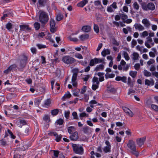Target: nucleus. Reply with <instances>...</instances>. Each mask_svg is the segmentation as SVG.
Segmentation results:
<instances>
[{
  "label": "nucleus",
  "mask_w": 158,
  "mask_h": 158,
  "mask_svg": "<svg viewBox=\"0 0 158 158\" xmlns=\"http://www.w3.org/2000/svg\"><path fill=\"white\" fill-rule=\"evenodd\" d=\"M39 21L42 24H45L49 19L48 14L45 12L40 10L38 13Z\"/></svg>",
  "instance_id": "f257e3e1"
},
{
  "label": "nucleus",
  "mask_w": 158,
  "mask_h": 158,
  "mask_svg": "<svg viewBox=\"0 0 158 158\" xmlns=\"http://www.w3.org/2000/svg\"><path fill=\"white\" fill-rule=\"evenodd\" d=\"M127 146L131 150V152L136 156H138L139 153L136 150L135 142L132 140H130L129 141Z\"/></svg>",
  "instance_id": "f03ea898"
},
{
  "label": "nucleus",
  "mask_w": 158,
  "mask_h": 158,
  "mask_svg": "<svg viewBox=\"0 0 158 158\" xmlns=\"http://www.w3.org/2000/svg\"><path fill=\"white\" fill-rule=\"evenodd\" d=\"M61 60L64 63L67 65L72 64L76 61V60L74 58L69 56H63Z\"/></svg>",
  "instance_id": "7ed1b4c3"
},
{
  "label": "nucleus",
  "mask_w": 158,
  "mask_h": 158,
  "mask_svg": "<svg viewBox=\"0 0 158 158\" xmlns=\"http://www.w3.org/2000/svg\"><path fill=\"white\" fill-rule=\"evenodd\" d=\"M74 152L80 155H82L83 153V147L79 145L73 144L72 145Z\"/></svg>",
  "instance_id": "20e7f679"
},
{
  "label": "nucleus",
  "mask_w": 158,
  "mask_h": 158,
  "mask_svg": "<svg viewBox=\"0 0 158 158\" xmlns=\"http://www.w3.org/2000/svg\"><path fill=\"white\" fill-rule=\"evenodd\" d=\"M143 10H154L155 9V6L152 3H149L146 4L145 3H142L141 4Z\"/></svg>",
  "instance_id": "39448f33"
},
{
  "label": "nucleus",
  "mask_w": 158,
  "mask_h": 158,
  "mask_svg": "<svg viewBox=\"0 0 158 158\" xmlns=\"http://www.w3.org/2000/svg\"><path fill=\"white\" fill-rule=\"evenodd\" d=\"M28 58L27 56L23 55L21 57V59L19 61V64L21 68H23L25 66L27 63Z\"/></svg>",
  "instance_id": "423d86ee"
},
{
  "label": "nucleus",
  "mask_w": 158,
  "mask_h": 158,
  "mask_svg": "<svg viewBox=\"0 0 158 158\" xmlns=\"http://www.w3.org/2000/svg\"><path fill=\"white\" fill-rule=\"evenodd\" d=\"M103 61V59L95 58L90 60L89 65L91 66H93L95 64L102 63Z\"/></svg>",
  "instance_id": "0eeeda50"
},
{
  "label": "nucleus",
  "mask_w": 158,
  "mask_h": 158,
  "mask_svg": "<svg viewBox=\"0 0 158 158\" xmlns=\"http://www.w3.org/2000/svg\"><path fill=\"white\" fill-rule=\"evenodd\" d=\"M105 143L106 146L103 148V151L106 153L110 152L111 151V145L109 142L108 140H106V141Z\"/></svg>",
  "instance_id": "6e6552de"
},
{
  "label": "nucleus",
  "mask_w": 158,
  "mask_h": 158,
  "mask_svg": "<svg viewBox=\"0 0 158 158\" xmlns=\"http://www.w3.org/2000/svg\"><path fill=\"white\" fill-rule=\"evenodd\" d=\"M50 31L51 32L54 33L56 31V29L55 27V23L54 20L51 19L50 21Z\"/></svg>",
  "instance_id": "1a4fd4ad"
},
{
  "label": "nucleus",
  "mask_w": 158,
  "mask_h": 158,
  "mask_svg": "<svg viewBox=\"0 0 158 158\" xmlns=\"http://www.w3.org/2000/svg\"><path fill=\"white\" fill-rule=\"evenodd\" d=\"M43 119V123L45 124V128L47 129L49 126L48 123L50 121L49 117L48 115H45Z\"/></svg>",
  "instance_id": "9d476101"
},
{
  "label": "nucleus",
  "mask_w": 158,
  "mask_h": 158,
  "mask_svg": "<svg viewBox=\"0 0 158 158\" xmlns=\"http://www.w3.org/2000/svg\"><path fill=\"white\" fill-rule=\"evenodd\" d=\"M123 109L126 115L130 117H132L134 115L133 112L128 108L126 107H123Z\"/></svg>",
  "instance_id": "9b49d317"
},
{
  "label": "nucleus",
  "mask_w": 158,
  "mask_h": 158,
  "mask_svg": "<svg viewBox=\"0 0 158 158\" xmlns=\"http://www.w3.org/2000/svg\"><path fill=\"white\" fill-rule=\"evenodd\" d=\"M77 74L76 73L73 74L71 83L73 85L74 87H76L77 85Z\"/></svg>",
  "instance_id": "f8f14e48"
},
{
  "label": "nucleus",
  "mask_w": 158,
  "mask_h": 158,
  "mask_svg": "<svg viewBox=\"0 0 158 158\" xmlns=\"http://www.w3.org/2000/svg\"><path fill=\"white\" fill-rule=\"evenodd\" d=\"M145 139L146 137H145L137 139H136L137 144L139 147H141L143 144Z\"/></svg>",
  "instance_id": "ddd939ff"
},
{
  "label": "nucleus",
  "mask_w": 158,
  "mask_h": 158,
  "mask_svg": "<svg viewBox=\"0 0 158 158\" xmlns=\"http://www.w3.org/2000/svg\"><path fill=\"white\" fill-rule=\"evenodd\" d=\"M135 29L139 31H141L144 29V27L141 24L139 23H135L134 25Z\"/></svg>",
  "instance_id": "4468645a"
},
{
  "label": "nucleus",
  "mask_w": 158,
  "mask_h": 158,
  "mask_svg": "<svg viewBox=\"0 0 158 158\" xmlns=\"http://www.w3.org/2000/svg\"><path fill=\"white\" fill-rule=\"evenodd\" d=\"M142 23L146 27L149 28L150 27L151 24L149 21L147 19H143L142 21Z\"/></svg>",
  "instance_id": "2eb2a0df"
},
{
  "label": "nucleus",
  "mask_w": 158,
  "mask_h": 158,
  "mask_svg": "<svg viewBox=\"0 0 158 158\" xmlns=\"http://www.w3.org/2000/svg\"><path fill=\"white\" fill-rule=\"evenodd\" d=\"M154 81L152 78H150V80L146 79L145 80V84L148 86H153L154 84Z\"/></svg>",
  "instance_id": "dca6fc26"
},
{
  "label": "nucleus",
  "mask_w": 158,
  "mask_h": 158,
  "mask_svg": "<svg viewBox=\"0 0 158 158\" xmlns=\"http://www.w3.org/2000/svg\"><path fill=\"white\" fill-rule=\"evenodd\" d=\"M16 124L17 126L20 128L26 124V121L23 120H18L16 122Z\"/></svg>",
  "instance_id": "f3484780"
},
{
  "label": "nucleus",
  "mask_w": 158,
  "mask_h": 158,
  "mask_svg": "<svg viewBox=\"0 0 158 158\" xmlns=\"http://www.w3.org/2000/svg\"><path fill=\"white\" fill-rule=\"evenodd\" d=\"M78 138V134L77 132H74L73 135L70 136V138L72 140H76Z\"/></svg>",
  "instance_id": "a211bd4d"
},
{
  "label": "nucleus",
  "mask_w": 158,
  "mask_h": 158,
  "mask_svg": "<svg viewBox=\"0 0 158 158\" xmlns=\"http://www.w3.org/2000/svg\"><path fill=\"white\" fill-rule=\"evenodd\" d=\"M136 48L138 50L142 52H146L148 51V49L144 48L143 47H140L139 45L136 46Z\"/></svg>",
  "instance_id": "6ab92c4d"
},
{
  "label": "nucleus",
  "mask_w": 158,
  "mask_h": 158,
  "mask_svg": "<svg viewBox=\"0 0 158 158\" xmlns=\"http://www.w3.org/2000/svg\"><path fill=\"white\" fill-rule=\"evenodd\" d=\"M88 2L87 0H83L77 4V6L78 7H82L85 6Z\"/></svg>",
  "instance_id": "aec40b11"
},
{
  "label": "nucleus",
  "mask_w": 158,
  "mask_h": 158,
  "mask_svg": "<svg viewBox=\"0 0 158 158\" xmlns=\"http://www.w3.org/2000/svg\"><path fill=\"white\" fill-rule=\"evenodd\" d=\"M139 54L136 52H134L131 56L132 59L135 61L139 59Z\"/></svg>",
  "instance_id": "412c9836"
},
{
  "label": "nucleus",
  "mask_w": 158,
  "mask_h": 158,
  "mask_svg": "<svg viewBox=\"0 0 158 158\" xmlns=\"http://www.w3.org/2000/svg\"><path fill=\"white\" fill-rule=\"evenodd\" d=\"M91 29V27L89 26H85L83 27L82 28V30L85 32H88L90 31Z\"/></svg>",
  "instance_id": "4be33fe9"
},
{
  "label": "nucleus",
  "mask_w": 158,
  "mask_h": 158,
  "mask_svg": "<svg viewBox=\"0 0 158 158\" xmlns=\"http://www.w3.org/2000/svg\"><path fill=\"white\" fill-rule=\"evenodd\" d=\"M110 51L109 49H104L102 52L101 54L103 57H105L106 55L110 54Z\"/></svg>",
  "instance_id": "5701e85b"
},
{
  "label": "nucleus",
  "mask_w": 158,
  "mask_h": 158,
  "mask_svg": "<svg viewBox=\"0 0 158 158\" xmlns=\"http://www.w3.org/2000/svg\"><path fill=\"white\" fill-rule=\"evenodd\" d=\"M83 131L85 134H90L92 132L91 128L88 126L83 128Z\"/></svg>",
  "instance_id": "b1692460"
},
{
  "label": "nucleus",
  "mask_w": 158,
  "mask_h": 158,
  "mask_svg": "<svg viewBox=\"0 0 158 158\" xmlns=\"http://www.w3.org/2000/svg\"><path fill=\"white\" fill-rule=\"evenodd\" d=\"M71 96V95L69 91H67L62 97V99L64 100H65L66 99L70 98Z\"/></svg>",
  "instance_id": "393cba45"
},
{
  "label": "nucleus",
  "mask_w": 158,
  "mask_h": 158,
  "mask_svg": "<svg viewBox=\"0 0 158 158\" xmlns=\"http://www.w3.org/2000/svg\"><path fill=\"white\" fill-rule=\"evenodd\" d=\"M20 29L23 31H26L31 29L27 25H21L20 26Z\"/></svg>",
  "instance_id": "a878e982"
},
{
  "label": "nucleus",
  "mask_w": 158,
  "mask_h": 158,
  "mask_svg": "<svg viewBox=\"0 0 158 158\" xmlns=\"http://www.w3.org/2000/svg\"><path fill=\"white\" fill-rule=\"evenodd\" d=\"M89 37V35L88 34H83L81 35L79 38L80 40L81 41H84L88 39Z\"/></svg>",
  "instance_id": "bb28decb"
},
{
  "label": "nucleus",
  "mask_w": 158,
  "mask_h": 158,
  "mask_svg": "<svg viewBox=\"0 0 158 158\" xmlns=\"http://www.w3.org/2000/svg\"><path fill=\"white\" fill-rule=\"evenodd\" d=\"M104 65L103 64H100L97 65L95 68V70L96 71H98L102 70L104 69Z\"/></svg>",
  "instance_id": "cd10ccee"
},
{
  "label": "nucleus",
  "mask_w": 158,
  "mask_h": 158,
  "mask_svg": "<svg viewBox=\"0 0 158 158\" xmlns=\"http://www.w3.org/2000/svg\"><path fill=\"white\" fill-rule=\"evenodd\" d=\"M99 77V81H102L104 80V77L103 76L104 73H98L97 74Z\"/></svg>",
  "instance_id": "c85d7f7f"
},
{
  "label": "nucleus",
  "mask_w": 158,
  "mask_h": 158,
  "mask_svg": "<svg viewBox=\"0 0 158 158\" xmlns=\"http://www.w3.org/2000/svg\"><path fill=\"white\" fill-rule=\"evenodd\" d=\"M122 55L123 56L126 60H128L130 59V57L128 56L127 53L125 51H123L122 53Z\"/></svg>",
  "instance_id": "c756f323"
},
{
  "label": "nucleus",
  "mask_w": 158,
  "mask_h": 158,
  "mask_svg": "<svg viewBox=\"0 0 158 158\" xmlns=\"http://www.w3.org/2000/svg\"><path fill=\"white\" fill-rule=\"evenodd\" d=\"M51 101L49 99H47L45 100L44 103V106L45 107H47L50 106Z\"/></svg>",
  "instance_id": "7c9ffc66"
},
{
  "label": "nucleus",
  "mask_w": 158,
  "mask_h": 158,
  "mask_svg": "<svg viewBox=\"0 0 158 158\" xmlns=\"http://www.w3.org/2000/svg\"><path fill=\"white\" fill-rule=\"evenodd\" d=\"M115 75L113 73H107L105 74V78L106 79L108 78H112L114 77Z\"/></svg>",
  "instance_id": "2f4dec72"
},
{
  "label": "nucleus",
  "mask_w": 158,
  "mask_h": 158,
  "mask_svg": "<svg viewBox=\"0 0 158 158\" xmlns=\"http://www.w3.org/2000/svg\"><path fill=\"white\" fill-rule=\"evenodd\" d=\"M68 131L70 134L72 133L74 131L75 129L73 126H70L68 128Z\"/></svg>",
  "instance_id": "473e14b6"
},
{
  "label": "nucleus",
  "mask_w": 158,
  "mask_h": 158,
  "mask_svg": "<svg viewBox=\"0 0 158 158\" xmlns=\"http://www.w3.org/2000/svg\"><path fill=\"white\" fill-rule=\"evenodd\" d=\"M59 152L57 151H53V155L52 156V158H59L58 156H59Z\"/></svg>",
  "instance_id": "72a5a7b5"
},
{
  "label": "nucleus",
  "mask_w": 158,
  "mask_h": 158,
  "mask_svg": "<svg viewBox=\"0 0 158 158\" xmlns=\"http://www.w3.org/2000/svg\"><path fill=\"white\" fill-rule=\"evenodd\" d=\"M107 90L109 91L113 94H114L116 91V89L112 86L108 87Z\"/></svg>",
  "instance_id": "f704fd0d"
},
{
  "label": "nucleus",
  "mask_w": 158,
  "mask_h": 158,
  "mask_svg": "<svg viewBox=\"0 0 158 158\" xmlns=\"http://www.w3.org/2000/svg\"><path fill=\"white\" fill-rule=\"evenodd\" d=\"M42 100V98L40 97L35 99L34 101L36 105L38 106Z\"/></svg>",
  "instance_id": "c9c22d12"
},
{
  "label": "nucleus",
  "mask_w": 158,
  "mask_h": 158,
  "mask_svg": "<svg viewBox=\"0 0 158 158\" xmlns=\"http://www.w3.org/2000/svg\"><path fill=\"white\" fill-rule=\"evenodd\" d=\"M143 74L145 76L148 77H150L151 76L152 73H151L150 72L146 70H144L143 71Z\"/></svg>",
  "instance_id": "e433bc0d"
},
{
  "label": "nucleus",
  "mask_w": 158,
  "mask_h": 158,
  "mask_svg": "<svg viewBox=\"0 0 158 158\" xmlns=\"http://www.w3.org/2000/svg\"><path fill=\"white\" fill-rule=\"evenodd\" d=\"M148 35V33L147 31H144L140 34V36L142 38H144Z\"/></svg>",
  "instance_id": "4c0bfd02"
},
{
  "label": "nucleus",
  "mask_w": 158,
  "mask_h": 158,
  "mask_svg": "<svg viewBox=\"0 0 158 158\" xmlns=\"http://www.w3.org/2000/svg\"><path fill=\"white\" fill-rule=\"evenodd\" d=\"M34 27L36 30H38L40 28V24L37 22L35 23L34 24Z\"/></svg>",
  "instance_id": "58836bf2"
},
{
  "label": "nucleus",
  "mask_w": 158,
  "mask_h": 158,
  "mask_svg": "<svg viewBox=\"0 0 158 158\" xmlns=\"http://www.w3.org/2000/svg\"><path fill=\"white\" fill-rule=\"evenodd\" d=\"M151 108L156 111H158V106L155 104H152L151 106Z\"/></svg>",
  "instance_id": "ea45409f"
},
{
  "label": "nucleus",
  "mask_w": 158,
  "mask_h": 158,
  "mask_svg": "<svg viewBox=\"0 0 158 158\" xmlns=\"http://www.w3.org/2000/svg\"><path fill=\"white\" fill-rule=\"evenodd\" d=\"M155 62V60L154 59H151L147 62V65L149 66L151 64L153 65L152 64H153Z\"/></svg>",
  "instance_id": "a19ab883"
},
{
  "label": "nucleus",
  "mask_w": 158,
  "mask_h": 158,
  "mask_svg": "<svg viewBox=\"0 0 158 158\" xmlns=\"http://www.w3.org/2000/svg\"><path fill=\"white\" fill-rule=\"evenodd\" d=\"M46 38L50 42L53 43H54V41L52 39H51V35L50 33H48V35L46 36Z\"/></svg>",
  "instance_id": "79ce46f5"
},
{
  "label": "nucleus",
  "mask_w": 158,
  "mask_h": 158,
  "mask_svg": "<svg viewBox=\"0 0 158 158\" xmlns=\"http://www.w3.org/2000/svg\"><path fill=\"white\" fill-rule=\"evenodd\" d=\"M63 18V15L60 14L57 15L56 16V20L58 21H60Z\"/></svg>",
  "instance_id": "37998d69"
},
{
  "label": "nucleus",
  "mask_w": 158,
  "mask_h": 158,
  "mask_svg": "<svg viewBox=\"0 0 158 158\" xmlns=\"http://www.w3.org/2000/svg\"><path fill=\"white\" fill-rule=\"evenodd\" d=\"M94 29L95 32L98 33L99 31V29L98 26L95 24H94Z\"/></svg>",
  "instance_id": "c03bdc74"
},
{
  "label": "nucleus",
  "mask_w": 158,
  "mask_h": 158,
  "mask_svg": "<svg viewBox=\"0 0 158 158\" xmlns=\"http://www.w3.org/2000/svg\"><path fill=\"white\" fill-rule=\"evenodd\" d=\"M75 57L79 59H83V57L82 55L79 53H76L74 55Z\"/></svg>",
  "instance_id": "a18cd8bd"
},
{
  "label": "nucleus",
  "mask_w": 158,
  "mask_h": 158,
  "mask_svg": "<svg viewBox=\"0 0 158 158\" xmlns=\"http://www.w3.org/2000/svg\"><path fill=\"white\" fill-rule=\"evenodd\" d=\"M137 73V72L136 71H131L129 73L130 75L133 78H135Z\"/></svg>",
  "instance_id": "49530a36"
},
{
  "label": "nucleus",
  "mask_w": 158,
  "mask_h": 158,
  "mask_svg": "<svg viewBox=\"0 0 158 158\" xmlns=\"http://www.w3.org/2000/svg\"><path fill=\"white\" fill-rule=\"evenodd\" d=\"M58 109H55L51 111V114L53 115H56L58 114Z\"/></svg>",
  "instance_id": "de8ad7c7"
},
{
  "label": "nucleus",
  "mask_w": 158,
  "mask_h": 158,
  "mask_svg": "<svg viewBox=\"0 0 158 158\" xmlns=\"http://www.w3.org/2000/svg\"><path fill=\"white\" fill-rule=\"evenodd\" d=\"M133 6L134 8L137 10H138L139 9V6L138 4L136 2H135L133 4Z\"/></svg>",
  "instance_id": "09e8293b"
},
{
  "label": "nucleus",
  "mask_w": 158,
  "mask_h": 158,
  "mask_svg": "<svg viewBox=\"0 0 158 158\" xmlns=\"http://www.w3.org/2000/svg\"><path fill=\"white\" fill-rule=\"evenodd\" d=\"M68 39L70 41L74 42H77L78 41V39L77 38L72 37L71 36L68 37Z\"/></svg>",
  "instance_id": "8fccbe9b"
},
{
  "label": "nucleus",
  "mask_w": 158,
  "mask_h": 158,
  "mask_svg": "<svg viewBox=\"0 0 158 158\" xmlns=\"http://www.w3.org/2000/svg\"><path fill=\"white\" fill-rule=\"evenodd\" d=\"M69 114L70 111L69 110L65 111L64 115L66 119H68L69 118Z\"/></svg>",
  "instance_id": "3c124183"
},
{
  "label": "nucleus",
  "mask_w": 158,
  "mask_h": 158,
  "mask_svg": "<svg viewBox=\"0 0 158 158\" xmlns=\"http://www.w3.org/2000/svg\"><path fill=\"white\" fill-rule=\"evenodd\" d=\"M36 46L39 48L40 49L44 48H46V46L45 45L41 44H36Z\"/></svg>",
  "instance_id": "603ef678"
},
{
  "label": "nucleus",
  "mask_w": 158,
  "mask_h": 158,
  "mask_svg": "<svg viewBox=\"0 0 158 158\" xmlns=\"http://www.w3.org/2000/svg\"><path fill=\"white\" fill-rule=\"evenodd\" d=\"M12 24L10 23H8L6 25V27L8 30H10L12 28Z\"/></svg>",
  "instance_id": "864d4df0"
},
{
  "label": "nucleus",
  "mask_w": 158,
  "mask_h": 158,
  "mask_svg": "<svg viewBox=\"0 0 158 158\" xmlns=\"http://www.w3.org/2000/svg\"><path fill=\"white\" fill-rule=\"evenodd\" d=\"M94 4L96 6H101V7L102 6L101 2L99 0L95 1L94 2Z\"/></svg>",
  "instance_id": "5fc2aeb1"
},
{
  "label": "nucleus",
  "mask_w": 158,
  "mask_h": 158,
  "mask_svg": "<svg viewBox=\"0 0 158 158\" xmlns=\"http://www.w3.org/2000/svg\"><path fill=\"white\" fill-rule=\"evenodd\" d=\"M56 138L55 140L57 142L60 141L61 139L62 136L61 135H57V136H55Z\"/></svg>",
  "instance_id": "6e6d98bb"
},
{
  "label": "nucleus",
  "mask_w": 158,
  "mask_h": 158,
  "mask_svg": "<svg viewBox=\"0 0 158 158\" xmlns=\"http://www.w3.org/2000/svg\"><path fill=\"white\" fill-rule=\"evenodd\" d=\"M93 83H96V84H99V82L98 81V77H94L93 79Z\"/></svg>",
  "instance_id": "4d7b16f0"
},
{
  "label": "nucleus",
  "mask_w": 158,
  "mask_h": 158,
  "mask_svg": "<svg viewBox=\"0 0 158 158\" xmlns=\"http://www.w3.org/2000/svg\"><path fill=\"white\" fill-rule=\"evenodd\" d=\"M64 122L63 120L62 119L60 118L58 120H57L56 123L60 125H61L63 124Z\"/></svg>",
  "instance_id": "13d9d810"
},
{
  "label": "nucleus",
  "mask_w": 158,
  "mask_h": 158,
  "mask_svg": "<svg viewBox=\"0 0 158 158\" xmlns=\"http://www.w3.org/2000/svg\"><path fill=\"white\" fill-rule=\"evenodd\" d=\"M99 84L94 83L92 86V89L94 90H96L98 87Z\"/></svg>",
  "instance_id": "bf43d9fd"
},
{
  "label": "nucleus",
  "mask_w": 158,
  "mask_h": 158,
  "mask_svg": "<svg viewBox=\"0 0 158 158\" xmlns=\"http://www.w3.org/2000/svg\"><path fill=\"white\" fill-rule=\"evenodd\" d=\"M137 44V43L136 40H132L131 42V47L132 48H134V46Z\"/></svg>",
  "instance_id": "052dcab7"
},
{
  "label": "nucleus",
  "mask_w": 158,
  "mask_h": 158,
  "mask_svg": "<svg viewBox=\"0 0 158 158\" xmlns=\"http://www.w3.org/2000/svg\"><path fill=\"white\" fill-rule=\"evenodd\" d=\"M72 115L73 117V119H78V117L77 116V113L76 112H73L72 114Z\"/></svg>",
  "instance_id": "680f3d73"
},
{
  "label": "nucleus",
  "mask_w": 158,
  "mask_h": 158,
  "mask_svg": "<svg viewBox=\"0 0 158 158\" xmlns=\"http://www.w3.org/2000/svg\"><path fill=\"white\" fill-rule=\"evenodd\" d=\"M121 18L123 20H125L127 18L128 16L127 15L124 14H121Z\"/></svg>",
  "instance_id": "e2e57ef3"
},
{
  "label": "nucleus",
  "mask_w": 158,
  "mask_h": 158,
  "mask_svg": "<svg viewBox=\"0 0 158 158\" xmlns=\"http://www.w3.org/2000/svg\"><path fill=\"white\" fill-rule=\"evenodd\" d=\"M30 131V128L29 127H27L25 128L24 131L25 134H24L25 135H27L28 134V133Z\"/></svg>",
  "instance_id": "0e129e2a"
},
{
  "label": "nucleus",
  "mask_w": 158,
  "mask_h": 158,
  "mask_svg": "<svg viewBox=\"0 0 158 158\" xmlns=\"http://www.w3.org/2000/svg\"><path fill=\"white\" fill-rule=\"evenodd\" d=\"M107 10L108 12H112L114 11V9L110 6L107 7Z\"/></svg>",
  "instance_id": "69168bd1"
},
{
  "label": "nucleus",
  "mask_w": 158,
  "mask_h": 158,
  "mask_svg": "<svg viewBox=\"0 0 158 158\" xmlns=\"http://www.w3.org/2000/svg\"><path fill=\"white\" fill-rule=\"evenodd\" d=\"M7 131L8 133L10 135V137L13 139H15V136L13 135L11 131L9 130H8Z\"/></svg>",
  "instance_id": "338daca9"
},
{
  "label": "nucleus",
  "mask_w": 158,
  "mask_h": 158,
  "mask_svg": "<svg viewBox=\"0 0 158 158\" xmlns=\"http://www.w3.org/2000/svg\"><path fill=\"white\" fill-rule=\"evenodd\" d=\"M156 68L155 66L154 65H152L150 67L149 70L151 72H153L156 70Z\"/></svg>",
  "instance_id": "774afa93"
}]
</instances>
